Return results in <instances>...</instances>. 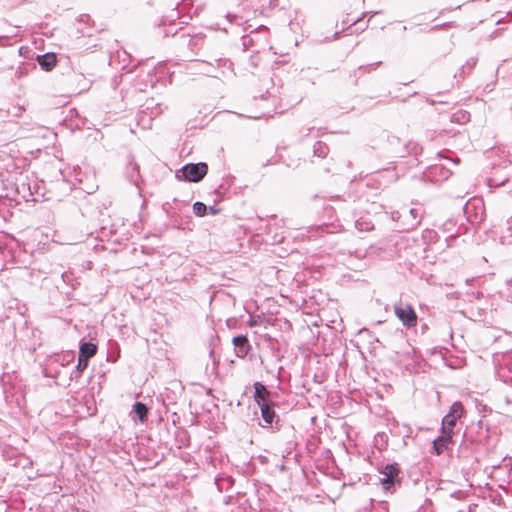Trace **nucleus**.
<instances>
[{"instance_id": "9b49d317", "label": "nucleus", "mask_w": 512, "mask_h": 512, "mask_svg": "<svg viewBox=\"0 0 512 512\" xmlns=\"http://www.w3.org/2000/svg\"><path fill=\"white\" fill-rule=\"evenodd\" d=\"M193 211L197 216L203 217L206 214L207 206L202 202H195L193 205Z\"/></svg>"}, {"instance_id": "1a4fd4ad", "label": "nucleus", "mask_w": 512, "mask_h": 512, "mask_svg": "<svg viewBox=\"0 0 512 512\" xmlns=\"http://www.w3.org/2000/svg\"><path fill=\"white\" fill-rule=\"evenodd\" d=\"M382 474L384 475V477L381 478V482L384 485L391 484L394 477H396L398 474V469L394 465H387Z\"/></svg>"}, {"instance_id": "4468645a", "label": "nucleus", "mask_w": 512, "mask_h": 512, "mask_svg": "<svg viewBox=\"0 0 512 512\" xmlns=\"http://www.w3.org/2000/svg\"><path fill=\"white\" fill-rule=\"evenodd\" d=\"M209 210H210V212L212 214H216L217 213V210L214 207H210Z\"/></svg>"}, {"instance_id": "0eeeda50", "label": "nucleus", "mask_w": 512, "mask_h": 512, "mask_svg": "<svg viewBox=\"0 0 512 512\" xmlns=\"http://www.w3.org/2000/svg\"><path fill=\"white\" fill-rule=\"evenodd\" d=\"M39 65L49 71L56 65V56L53 53H46L37 58Z\"/></svg>"}, {"instance_id": "20e7f679", "label": "nucleus", "mask_w": 512, "mask_h": 512, "mask_svg": "<svg viewBox=\"0 0 512 512\" xmlns=\"http://www.w3.org/2000/svg\"><path fill=\"white\" fill-rule=\"evenodd\" d=\"M464 407L461 402L456 401L450 407L449 413L442 420V430L453 434V429L458 419L462 417Z\"/></svg>"}, {"instance_id": "2eb2a0df", "label": "nucleus", "mask_w": 512, "mask_h": 512, "mask_svg": "<svg viewBox=\"0 0 512 512\" xmlns=\"http://www.w3.org/2000/svg\"><path fill=\"white\" fill-rule=\"evenodd\" d=\"M469 207H470V203H468V204L466 205V210H468V209H469Z\"/></svg>"}, {"instance_id": "7ed1b4c3", "label": "nucleus", "mask_w": 512, "mask_h": 512, "mask_svg": "<svg viewBox=\"0 0 512 512\" xmlns=\"http://www.w3.org/2000/svg\"><path fill=\"white\" fill-rule=\"evenodd\" d=\"M394 313L407 328L417 325V315L410 304L399 302L394 305Z\"/></svg>"}, {"instance_id": "423d86ee", "label": "nucleus", "mask_w": 512, "mask_h": 512, "mask_svg": "<svg viewBox=\"0 0 512 512\" xmlns=\"http://www.w3.org/2000/svg\"><path fill=\"white\" fill-rule=\"evenodd\" d=\"M234 349L238 357H244L247 355L250 346L245 336H237L233 338Z\"/></svg>"}, {"instance_id": "ddd939ff", "label": "nucleus", "mask_w": 512, "mask_h": 512, "mask_svg": "<svg viewBox=\"0 0 512 512\" xmlns=\"http://www.w3.org/2000/svg\"><path fill=\"white\" fill-rule=\"evenodd\" d=\"M410 214L414 217V219L417 218V211L415 209H410Z\"/></svg>"}, {"instance_id": "f8f14e48", "label": "nucleus", "mask_w": 512, "mask_h": 512, "mask_svg": "<svg viewBox=\"0 0 512 512\" xmlns=\"http://www.w3.org/2000/svg\"><path fill=\"white\" fill-rule=\"evenodd\" d=\"M88 366V360L81 357V356H78V364H77V370L79 372H83Z\"/></svg>"}, {"instance_id": "39448f33", "label": "nucleus", "mask_w": 512, "mask_h": 512, "mask_svg": "<svg viewBox=\"0 0 512 512\" xmlns=\"http://www.w3.org/2000/svg\"><path fill=\"white\" fill-rule=\"evenodd\" d=\"M452 436L453 434L442 430V435L434 440L433 446L438 455L447 449L448 445L452 442Z\"/></svg>"}, {"instance_id": "f03ea898", "label": "nucleus", "mask_w": 512, "mask_h": 512, "mask_svg": "<svg viewBox=\"0 0 512 512\" xmlns=\"http://www.w3.org/2000/svg\"><path fill=\"white\" fill-rule=\"evenodd\" d=\"M206 163H189L182 167L181 170L177 171L176 178L189 182H199L207 174Z\"/></svg>"}, {"instance_id": "f257e3e1", "label": "nucleus", "mask_w": 512, "mask_h": 512, "mask_svg": "<svg viewBox=\"0 0 512 512\" xmlns=\"http://www.w3.org/2000/svg\"><path fill=\"white\" fill-rule=\"evenodd\" d=\"M268 392L262 384L258 383V407H260L261 415L266 424H277L279 419L275 413L274 404L266 399Z\"/></svg>"}, {"instance_id": "9d476101", "label": "nucleus", "mask_w": 512, "mask_h": 512, "mask_svg": "<svg viewBox=\"0 0 512 512\" xmlns=\"http://www.w3.org/2000/svg\"><path fill=\"white\" fill-rule=\"evenodd\" d=\"M134 412L138 415L141 422H143L147 415V408L144 404L137 402L134 405Z\"/></svg>"}, {"instance_id": "6e6552de", "label": "nucleus", "mask_w": 512, "mask_h": 512, "mask_svg": "<svg viewBox=\"0 0 512 512\" xmlns=\"http://www.w3.org/2000/svg\"><path fill=\"white\" fill-rule=\"evenodd\" d=\"M97 352V346L90 342H85L80 345L79 356L89 360Z\"/></svg>"}]
</instances>
